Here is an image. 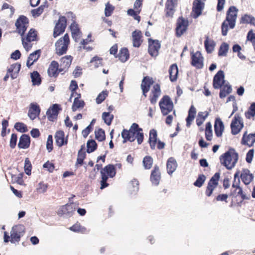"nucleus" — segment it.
Masks as SVG:
<instances>
[{
	"mask_svg": "<svg viewBox=\"0 0 255 255\" xmlns=\"http://www.w3.org/2000/svg\"><path fill=\"white\" fill-rule=\"evenodd\" d=\"M121 135L124 143L127 141L133 142L136 139L137 143L141 144L144 139L142 128H139L136 123H133L128 130L124 129Z\"/></svg>",
	"mask_w": 255,
	"mask_h": 255,
	"instance_id": "1",
	"label": "nucleus"
},
{
	"mask_svg": "<svg viewBox=\"0 0 255 255\" xmlns=\"http://www.w3.org/2000/svg\"><path fill=\"white\" fill-rule=\"evenodd\" d=\"M238 9L235 6H231L227 11L226 18L221 25L222 34L226 36L229 28L235 27Z\"/></svg>",
	"mask_w": 255,
	"mask_h": 255,
	"instance_id": "2",
	"label": "nucleus"
},
{
	"mask_svg": "<svg viewBox=\"0 0 255 255\" xmlns=\"http://www.w3.org/2000/svg\"><path fill=\"white\" fill-rule=\"evenodd\" d=\"M238 158L239 155L235 149L230 148L228 151L221 155L220 160L221 164L227 169L231 170L235 166Z\"/></svg>",
	"mask_w": 255,
	"mask_h": 255,
	"instance_id": "3",
	"label": "nucleus"
},
{
	"mask_svg": "<svg viewBox=\"0 0 255 255\" xmlns=\"http://www.w3.org/2000/svg\"><path fill=\"white\" fill-rule=\"evenodd\" d=\"M25 233L24 226L18 225L13 226L10 231V236L7 232H4L3 241L5 243L10 242L12 244L18 243Z\"/></svg>",
	"mask_w": 255,
	"mask_h": 255,
	"instance_id": "4",
	"label": "nucleus"
},
{
	"mask_svg": "<svg viewBox=\"0 0 255 255\" xmlns=\"http://www.w3.org/2000/svg\"><path fill=\"white\" fill-rule=\"evenodd\" d=\"M116 174V170L113 164H108L101 170V189L107 187L109 184L107 183L109 178H113Z\"/></svg>",
	"mask_w": 255,
	"mask_h": 255,
	"instance_id": "5",
	"label": "nucleus"
},
{
	"mask_svg": "<svg viewBox=\"0 0 255 255\" xmlns=\"http://www.w3.org/2000/svg\"><path fill=\"white\" fill-rule=\"evenodd\" d=\"M70 42V38L68 34H65L63 36L60 38L55 43V53L59 56L66 54Z\"/></svg>",
	"mask_w": 255,
	"mask_h": 255,
	"instance_id": "6",
	"label": "nucleus"
},
{
	"mask_svg": "<svg viewBox=\"0 0 255 255\" xmlns=\"http://www.w3.org/2000/svg\"><path fill=\"white\" fill-rule=\"evenodd\" d=\"M21 36L22 44L27 51L30 50L32 47L31 42L38 40L37 31L34 28H31L25 36L24 35Z\"/></svg>",
	"mask_w": 255,
	"mask_h": 255,
	"instance_id": "7",
	"label": "nucleus"
},
{
	"mask_svg": "<svg viewBox=\"0 0 255 255\" xmlns=\"http://www.w3.org/2000/svg\"><path fill=\"white\" fill-rule=\"evenodd\" d=\"M159 106L162 114L164 116L168 115L173 109V102L168 95L163 96L159 103Z\"/></svg>",
	"mask_w": 255,
	"mask_h": 255,
	"instance_id": "8",
	"label": "nucleus"
},
{
	"mask_svg": "<svg viewBox=\"0 0 255 255\" xmlns=\"http://www.w3.org/2000/svg\"><path fill=\"white\" fill-rule=\"evenodd\" d=\"M29 19L26 16L20 15L15 23L16 32L21 36H23L29 26Z\"/></svg>",
	"mask_w": 255,
	"mask_h": 255,
	"instance_id": "9",
	"label": "nucleus"
},
{
	"mask_svg": "<svg viewBox=\"0 0 255 255\" xmlns=\"http://www.w3.org/2000/svg\"><path fill=\"white\" fill-rule=\"evenodd\" d=\"M67 24V20L66 17L65 16H60L58 20L55 23L53 36L54 38H56L63 34L66 29Z\"/></svg>",
	"mask_w": 255,
	"mask_h": 255,
	"instance_id": "10",
	"label": "nucleus"
},
{
	"mask_svg": "<svg viewBox=\"0 0 255 255\" xmlns=\"http://www.w3.org/2000/svg\"><path fill=\"white\" fill-rule=\"evenodd\" d=\"M231 133L233 135H237L244 128V124L242 118L239 114H236L231 123Z\"/></svg>",
	"mask_w": 255,
	"mask_h": 255,
	"instance_id": "11",
	"label": "nucleus"
},
{
	"mask_svg": "<svg viewBox=\"0 0 255 255\" xmlns=\"http://www.w3.org/2000/svg\"><path fill=\"white\" fill-rule=\"evenodd\" d=\"M189 26V21L182 16L179 17L177 19L175 28V34L177 37H180L187 30Z\"/></svg>",
	"mask_w": 255,
	"mask_h": 255,
	"instance_id": "12",
	"label": "nucleus"
},
{
	"mask_svg": "<svg viewBox=\"0 0 255 255\" xmlns=\"http://www.w3.org/2000/svg\"><path fill=\"white\" fill-rule=\"evenodd\" d=\"M220 177V173L216 172L209 181L206 190L205 195L207 197L212 196L213 191L217 187Z\"/></svg>",
	"mask_w": 255,
	"mask_h": 255,
	"instance_id": "13",
	"label": "nucleus"
},
{
	"mask_svg": "<svg viewBox=\"0 0 255 255\" xmlns=\"http://www.w3.org/2000/svg\"><path fill=\"white\" fill-rule=\"evenodd\" d=\"M148 52L153 57H156L159 54L161 44L159 40L152 38L148 39Z\"/></svg>",
	"mask_w": 255,
	"mask_h": 255,
	"instance_id": "14",
	"label": "nucleus"
},
{
	"mask_svg": "<svg viewBox=\"0 0 255 255\" xmlns=\"http://www.w3.org/2000/svg\"><path fill=\"white\" fill-rule=\"evenodd\" d=\"M206 0H194L192 7V16L194 18L198 17L202 12Z\"/></svg>",
	"mask_w": 255,
	"mask_h": 255,
	"instance_id": "15",
	"label": "nucleus"
},
{
	"mask_svg": "<svg viewBox=\"0 0 255 255\" xmlns=\"http://www.w3.org/2000/svg\"><path fill=\"white\" fill-rule=\"evenodd\" d=\"M204 58L201 53L197 51L195 53H191V65L197 69H202L203 67Z\"/></svg>",
	"mask_w": 255,
	"mask_h": 255,
	"instance_id": "16",
	"label": "nucleus"
},
{
	"mask_svg": "<svg viewBox=\"0 0 255 255\" xmlns=\"http://www.w3.org/2000/svg\"><path fill=\"white\" fill-rule=\"evenodd\" d=\"M161 178V174L159 167L157 165H155L151 172L150 180L152 184L157 186L159 184Z\"/></svg>",
	"mask_w": 255,
	"mask_h": 255,
	"instance_id": "17",
	"label": "nucleus"
},
{
	"mask_svg": "<svg viewBox=\"0 0 255 255\" xmlns=\"http://www.w3.org/2000/svg\"><path fill=\"white\" fill-rule=\"evenodd\" d=\"M154 81L152 77L146 76L143 77L140 85L142 94L144 97H147V93L150 90V86L153 84Z\"/></svg>",
	"mask_w": 255,
	"mask_h": 255,
	"instance_id": "18",
	"label": "nucleus"
},
{
	"mask_svg": "<svg viewBox=\"0 0 255 255\" xmlns=\"http://www.w3.org/2000/svg\"><path fill=\"white\" fill-rule=\"evenodd\" d=\"M73 58L71 55H66L62 57L60 60V71L63 73L68 71L70 67Z\"/></svg>",
	"mask_w": 255,
	"mask_h": 255,
	"instance_id": "19",
	"label": "nucleus"
},
{
	"mask_svg": "<svg viewBox=\"0 0 255 255\" xmlns=\"http://www.w3.org/2000/svg\"><path fill=\"white\" fill-rule=\"evenodd\" d=\"M224 74L222 70H219L214 76L213 86L215 89L221 88L224 83Z\"/></svg>",
	"mask_w": 255,
	"mask_h": 255,
	"instance_id": "20",
	"label": "nucleus"
},
{
	"mask_svg": "<svg viewBox=\"0 0 255 255\" xmlns=\"http://www.w3.org/2000/svg\"><path fill=\"white\" fill-rule=\"evenodd\" d=\"M58 62L53 60L52 61L49 66L47 70L48 75L50 77L56 78L59 73L62 72L60 71V67Z\"/></svg>",
	"mask_w": 255,
	"mask_h": 255,
	"instance_id": "21",
	"label": "nucleus"
},
{
	"mask_svg": "<svg viewBox=\"0 0 255 255\" xmlns=\"http://www.w3.org/2000/svg\"><path fill=\"white\" fill-rule=\"evenodd\" d=\"M75 208L73 204H67L62 206L58 210L57 214L59 216L64 215L71 216L75 212Z\"/></svg>",
	"mask_w": 255,
	"mask_h": 255,
	"instance_id": "22",
	"label": "nucleus"
},
{
	"mask_svg": "<svg viewBox=\"0 0 255 255\" xmlns=\"http://www.w3.org/2000/svg\"><path fill=\"white\" fill-rule=\"evenodd\" d=\"M177 0H167L165 3V15L166 17H172L175 12V7Z\"/></svg>",
	"mask_w": 255,
	"mask_h": 255,
	"instance_id": "23",
	"label": "nucleus"
},
{
	"mask_svg": "<svg viewBox=\"0 0 255 255\" xmlns=\"http://www.w3.org/2000/svg\"><path fill=\"white\" fill-rule=\"evenodd\" d=\"M255 142V133L248 134L247 131H246L243 135L241 144L248 145L249 147L252 146Z\"/></svg>",
	"mask_w": 255,
	"mask_h": 255,
	"instance_id": "24",
	"label": "nucleus"
},
{
	"mask_svg": "<svg viewBox=\"0 0 255 255\" xmlns=\"http://www.w3.org/2000/svg\"><path fill=\"white\" fill-rule=\"evenodd\" d=\"M61 109L60 108V106L58 104H54L47 111V115L48 119L50 121H53L54 120L57 119V116L59 113V111Z\"/></svg>",
	"mask_w": 255,
	"mask_h": 255,
	"instance_id": "25",
	"label": "nucleus"
},
{
	"mask_svg": "<svg viewBox=\"0 0 255 255\" xmlns=\"http://www.w3.org/2000/svg\"><path fill=\"white\" fill-rule=\"evenodd\" d=\"M40 112V108L37 103H31L28 112L29 118L33 120L39 116Z\"/></svg>",
	"mask_w": 255,
	"mask_h": 255,
	"instance_id": "26",
	"label": "nucleus"
},
{
	"mask_svg": "<svg viewBox=\"0 0 255 255\" xmlns=\"http://www.w3.org/2000/svg\"><path fill=\"white\" fill-rule=\"evenodd\" d=\"M161 94V90L160 85L158 84H155L151 90V94L149 96V100L152 104L156 103L157 99Z\"/></svg>",
	"mask_w": 255,
	"mask_h": 255,
	"instance_id": "27",
	"label": "nucleus"
},
{
	"mask_svg": "<svg viewBox=\"0 0 255 255\" xmlns=\"http://www.w3.org/2000/svg\"><path fill=\"white\" fill-rule=\"evenodd\" d=\"M55 139L56 144L59 147L67 144L68 139L65 138V133L63 130H58L56 132Z\"/></svg>",
	"mask_w": 255,
	"mask_h": 255,
	"instance_id": "28",
	"label": "nucleus"
},
{
	"mask_svg": "<svg viewBox=\"0 0 255 255\" xmlns=\"http://www.w3.org/2000/svg\"><path fill=\"white\" fill-rule=\"evenodd\" d=\"M141 31L135 30L132 32V40L133 47H139L142 43Z\"/></svg>",
	"mask_w": 255,
	"mask_h": 255,
	"instance_id": "29",
	"label": "nucleus"
},
{
	"mask_svg": "<svg viewBox=\"0 0 255 255\" xmlns=\"http://www.w3.org/2000/svg\"><path fill=\"white\" fill-rule=\"evenodd\" d=\"M214 130L216 135L217 137H221L224 130V125L221 119L219 118H216L214 124Z\"/></svg>",
	"mask_w": 255,
	"mask_h": 255,
	"instance_id": "30",
	"label": "nucleus"
},
{
	"mask_svg": "<svg viewBox=\"0 0 255 255\" xmlns=\"http://www.w3.org/2000/svg\"><path fill=\"white\" fill-rule=\"evenodd\" d=\"M72 37L76 42L78 41L81 36V32L80 31L78 24L76 22H73L70 26Z\"/></svg>",
	"mask_w": 255,
	"mask_h": 255,
	"instance_id": "31",
	"label": "nucleus"
},
{
	"mask_svg": "<svg viewBox=\"0 0 255 255\" xmlns=\"http://www.w3.org/2000/svg\"><path fill=\"white\" fill-rule=\"evenodd\" d=\"M177 163L176 159L173 157H169L166 162L167 172L169 175H171L176 169Z\"/></svg>",
	"mask_w": 255,
	"mask_h": 255,
	"instance_id": "32",
	"label": "nucleus"
},
{
	"mask_svg": "<svg viewBox=\"0 0 255 255\" xmlns=\"http://www.w3.org/2000/svg\"><path fill=\"white\" fill-rule=\"evenodd\" d=\"M241 178L246 185L249 184L253 180L254 176L249 169H244L241 174Z\"/></svg>",
	"mask_w": 255,
	"mask_h": 255,
	"instance_id": "33",
	"label": "nucleus"
},
{
	"mask_svg": "<svg viewBox=\"0 0 255 255\" xmlns=\"http://www.w3.org/2000/svg\"><path fill=\"white\" fill-rule=\"evenodd\" d=\"M30 144V136L27 134H24L20 137L18 147L19 148L26 149L29 147Z\"/></svg>",
	"mask_w": 255,
	"mask_h": 255,
	"instance_id": "34",
	"label": "nucleus"
},
{
	"mask_svg": "<svg viewBox=\"0 0 255 255\" xmlns=\"http://www.w3.org/2000/svg\"><path fill=\"white\" fill-rule=\"evenodd\" d=\"M157 140V131L155 129H151L149 131V137L148 139V143L151 149L154 150L155 149Z\"/></svg>",
	"mask_w": 255,
	"mask_h": 255,
	"instance_id": "35",
	"label": "nucleus"
},
{
	"mask_svg": "<svg viewBox=\"0 0 255 255\" xmlns=\"http://www.w3.org/2000/svg\"><path fill=\"white\" fill-rule=\"evenodd\" d=\"M41 54V50L40 49L37 50L34 52L31 53L28 57L26 66L30 67L33 63L36 62L40 57Z\"/></svg>",
	"mask_w": 255,
	"mask_h": 255,
	"instance_id": "36",
	"label": "nucleus"
},
{
	"mask_svg": "<svg viewBox=\"0 0 255 255\" xmlns=\"http://www.w3.org/2000/svg\"><path fill=\"white\" fill-rule=\"evenodd\" d=\"M21 68L20 64L16 63L10 65V67L7 70V72L10 74V76L12 79L16 78Z\"/></svg>",
	"mask_w": 255,
	"mask_h": 255,
	"instance_id": "37",
	"label": "nucleus"
},
{
	"mask_svg": "<svg viewBox=\"0 0 255 255\" xmlns=\"http://www.w3.org/2000/svg\"><path fill=\"white\" fill-rule=\"evenodd\" d=\"M169 78L171 82H174L177 80L178 74V69L177 64H172L169 69Z\"/></svg>",
	"mask_w": 255,
	"mask_h": 255,
	"instance_id": "38",
	"label": "nucleus"
},
{
	"mask_svg": "<svg viewBox=\"0 0 255 255\" xmlns=\"http://www.w3.org/2000/svg\"><path fill=\"white\" fill-rule=\"evenodd\" d=\"M204 45L207 52L211 53L214 50L216 43L213 39H209L208 36H206L204 41Z\"/></svg>",
	"mask_w": 255,
	"mask_h": 255,
	"instance_id": "39",
	"label": "nucleus"
},
{
	"mask_svg": "<svg viewBox=\"0 0 255 255\" xmlns=\"http://www.w3.org/2000/svg\"><path fill=\"white\" fill-rule=\"evenodd\" d=\"M116 57H118L119 60L122 62H125L126 61H127L129 57V51L128 48H121L120 50L118 55Z\"/></svg>",
	"mask_w": 255,
	"mask_h": 255,
	"instance_id": "40",
	"label": "nucleus"
},
{
	"mask_svg": "<svg viewBox=\"0 0 255 255\" xmlns=\"http://www.w3.org/2000/svg\"><path fill=\"white\" fill-rule=\"evenodd\" d=\"M81 95L79 94L78 96L74 99L73 105L72 106V111L75 112L78 109L83 108L85 106V102L83 100H80L79 98Z\"/></svg>",
	"mask_w": 255,
	"mask_h": 255,
	"instance_id": "41",
	"label": "nucleus"
},
{
	"mask_svg": "<svg viewBox=\"0 0 255 255\" xmlns=\"http://www.w3.org/2000/svg\"><path fill=\"white\" fill-rule=\"evenodd\" d=\"M232 89L231 85H225L221 88L219 97L221 99L225 98L232 92Z\"/></svg>",
	"mask_w": 255,
	"mask_h": 255,
	"instance_id": "42",
	"label": "nucleus"
},
{
	"mask_svg": "<svg viewBox=\"0 0 255 255\" xmlns=\"http://www.w3.org/2000/svg\"><path fill=\"white\" fill-rule=\"evenodd\" d=\"M245 117L248 119H255V102L252 103L247 111L245 113Z\"/></svg>",
	"mask_w": 255,
	"mask_h": 255,
	"instance_id": "43",
	"label": "nucleus"
},
{
	"mask_svg": "<svg viewBox=\"0 0 255 255\" xmlns=\"http://www.w3.org/2000/svg\"><path fill=\"white\" fill-rule=\"evenodd\" d=\"M153 159L151 156L146 155L144 157L142 163L143 166L145 169H150L153 165Z\"/></svg>",
	"mask_w": 255,
	"mask_h": 255,
	"instance_id": "44",
	"label": "nucleus"
},
{
	"mask_svg": "<svg viewBox=\"0 0 255 255\" xmlns=\"http://www.w3.org/2000/svg\"><path fill=\"white\" fill-rule=\"evenodd\" d=\"M70 230L74 232L85 234L87 233L86 228L81 226L80 223H77L70 228Z\"/></svg>",
	"mask_w": 255,
	"mask_h": 255,
	"instance_id": "45",
	"label": "nucleus"
},
{
	"mask_svg": "<svg viewBox=\"0 0 255 255\" xmlns=\"http://www.w3.org/2000/svg\"><path fill=\"white\" fill-rule=\"evenodd\" d=\"M128 188L131 193L137 192L139 189L138 181L135 179L132 180L128 185Z\"/></svg>",
	"mask_w": 255,
	"mask_h": 255,
	"instance_id": "46",
	"label": "nucleus"
},
{
	"mask_svg": "<svg viewBox=\"0 0 255 255\" xmlns=\"http://www.w3.org/2000/svg\"><path fill=\"white\" fill-rule=\"evenodd\" d=\"M229 50V44L226 42H223L220 45L218 51V55L219 56H226Z\"/></svg>",
	"mask_w": 255,
	"mask_h": 255,
	"instance_id": "47",
	"label": "nucleus"
},
{
	"mask_svg": "<svg viewBox=\"0 0 255 255\" xmlns=\"http://www.w3.org/2000/svg\"><path fill=\"white\" fill-rule=\"evenodd\" d=\"M31 78L33 85H39L41 82L40 75L37 71L31 73Z\"/></svg>",
	"mask_w": 255,
	"mask_h": 255,
	"instance_id": "48",
	"label": "nucleus"
},
{
	"mask_svg": "<svg viewBox=\"0 0 255 255\" xmlns=\"http://www.w3.org/2000/svg\"><path fill=\"white\" fill-rule=\"evenodd\" d=\"M102 119L107 125L110 126L114 119V116L110 112H104L102 114Z\"/></svg>",
	"mask_w": 255,
	"mask_h": 255,
	"instance_id": "49",
	"label": "nucleus"
},
{
	"mask_svg": "<svg viewBox=\"0 0 255 255\" xmlns=\"http://www.w3.org/2000/svg\"><path fill=\"white\" fill-rule=\"evenodd\" d=\"M87 152L91 153L94 151L97 147V144L94 140L91 139L88 140L87 143Z\"/></svg>",
	"mask_w": 255,
	"mask_h": 255,
	"instance_id": "50",
	"label": "nucleus"
},
{
	"mask_svg": "<svg viewBox=\"0 0 255 255\" xmlns=\"http://www.w3.org/2000/svg\"><path fill=\"white\" fill-rule=\"evenodd\" d=\"M95 137L99 141H102L105 140L106 136L105 131L102 129L99 128L95 132Z\"/></svg>",
	"mask_w": 255,
	"mask_h": 255,
	"instance_id": "51",
	"label": "nucleus"
},
{
	"mask_svg": "<svg viewBox=\"0 0 255 255\" xmlns=\"http://www.w3.org/2000/svg\"><path fill=\"white\" fill-rule=\"evenodd\" d=\"M49 185L48 183H45L43 181L40 182L36 188V190L38 193H44L46 192Z\"/></svg>",
	"mask_w": 255,
	"mask_h": 255,
	"instance_id": "52",
	"label": "nucleus"
},
{
	"mask_svg": "<svg viewBox=\"0 0 255 255\" xmlns=\"http://www.w3.org/2000/svg\"><path fill=\"white\" fill-rule=\"evenodd\" d=\"M128 14L129 15L132 16L134 19L139 21L140 20V16L138 15V14L140 12V10L129 9L128 10Z\"/></svg>",
	"mask_w": 255,
	"mask_h": 255,
	"instance_id": "53",
	"label": "nucleus"
},
{
	"mask_svg": "<svg viewBox=\"0 0 255 255\" xmlns=\"http://www.w3.org/2000/svg\"><path fill=\"white\" fill-rule=\"evenodd\" d=\"M24 171L25 173L30 175L31 174L32 165L28 158H26L24 162Z\"/></svg>",
	"mask_w": 255,
	"mask_h": 255,
	"instance_id": "54",
	"label": "nucleus"
},
{
	"mask_svg": "<svg viewBox=\"0 0 255 255\" xmlns=\"http://www.w3.org/2000/svg\"><path fill=\"white\" fill-rule=\"evenodd\" d=\"M108 96V92L107 90L102 91L98 95L96 99V103L98 104L102 103Z\"/></svg>",
	"mask_w": 255,
	"mask_h": 255,
	"instance_id": "55",
	"label": "nucleus"
},
{
	"mask_svg": "<svg viewBox=\"0 0 255 255\" xmlns=\"http://www.w3.org/2000/svg\"><path fill=\"white\" fill-rule=\"evenodd\" d=\"M206 178V177L204 174H200L194 183V185L198 187H201L204 184Z\"/></svg>",
	"mask_w": 255,
	"mask_h": 255,
	"instance_id": "56",
	"label": "nucleus"
},
{
	"mask_svg": "<svg viewBox=\"0 0 255 255\" xmlns=\"http://www.w3.org/2000/svg\"><path fill=\"white\" fill-rule=\"evenodd\" d=\"M102 58L96 55L91 59L90 60V63H93L95 67L97 68L100 66L102 65Z\"/></svg>",
	"mask_w": 255,
	"mask_h": 255,
	"instance_id": "57",
	"label": "nucleus"
},
{
	"mask_svg": "<svg viewBox=\"0 0 255 255\" xmlns=\"http://www.w3.org/2000/svg\"><path fill=\"white\" fill-rule=\"evenodd\" d=\"M86 157V153L85 152L82 151V149H81L79 150L78 153V157L77 159V164H79L80 165H82L83 163V161Z\"/></svg>",
	"mask_w": 255,
	"mask_h": 255,
	"instance_id": "58",
	"label": "nucleus"
},
{
	"mask_svg": "<svg viewBox=\"0 0 255 255\" xmlns=\"http://www.w3.org/2000/svg\"><path fill=\"white\" fill-rule=\"evenodd\" d=\"M44 7H45L44 5H41L38 8L32 9L31 10V13H32V16L35 17L39 16L43 12Z\"/></svg>",
	"mask_w": 255,
	"mask_h": 255,
	"instance_id": "59",
	"label": "nucleus"
},
{
	"mask_svg": "<svg viewBox=\"0 0 255 255\" xmlns=\"http://www.w3.org/2000/svg\"><path fill=\"white\" fill-rule=\"evenodd\" d=\"M14 128L18 131L25 132L27 131L26 126L22 123H16L14 125Z\"/></svg>",
	"mask_w": 255,
	"mask_h": 255,
	"instance_id": "60",
	"label": "nucleus"
},
{
	"mask_svg": "<svg viewBox=\"0 0 255 255\" xmlns=\"http://www.w3.org/2000/svg\"><path fill=\"white\" fill-rule=\"evenodd\" d=\"M114 7L111 5L109 2L106 4V7L105 9V14L106 16H110L112 14Z\"/></svg>",
	"mask_w": 255,
	"mask_h": 255,
	"instance_id": "61",
	"label": "nucleus"
},
{
	"mask_svg": "<svg viewBox=\"0 0 255 255\" xmlns=\"http://www.w3.org/2000/svg\"><path fill=\"white\" fill-rule=\"evenodd\" d=\"M46 148L48 152L53 150V137L52 135H49L46 142Z\"/></svg>",
	"mask_w": 255,
	"mask_h": 255,
	"instance_id": "62",
	"label": "nucleus"
},
{
	"mask_svg": "<svg viewBox=\"0 0 255 255\" xmlns=\"http://www.w3.org/2000/svg\"><path fill=\"white\" fill-rule=\"evenodd\" d=\"M17 136L16 133H12L10 139L9 146L11 148H14L17 142Z\"/></svg>",
	"mask_w": 255,
	"mask_h": 255,
	"instance_id": "63",
	"label": "nucleus"
},
{
	"mask_svg": "<svg viewBox=\"0 0 255 255\" xmlns=\"http://www.w3.org/2000/svg\"><path fill=\"white\" fill-rule=\"evenodd\" d=\"M228 198V195L227 194H221L217 195L215 198V201H224L226 203H228L227 199Z\"/></svg>",
	"mask_w": 255,
	"mask_h": 255,
	"instance_id": "64",
	"label": "nucleus"
}]
</instances>
